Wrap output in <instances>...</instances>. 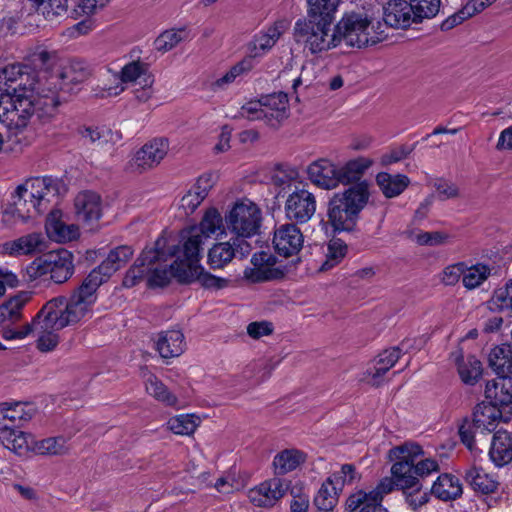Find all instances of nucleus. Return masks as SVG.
<instances>
[{
    "label": "nucleus",
    "instance_id": "nucleus-59",
    "mask_svg": "<svg viewBox=\"0 0 512 512\" xmlns=\"http://www.w3.org/2000/svg\"><path fill=\"white\" fill-rule=\"evenodd\" d=\"M333 481L338 490L343 491L344 486L353 485L361 480V474L353 464H343L339 471H335L328 476Z\"/></svg>",
    "mask_w": 512,
    "mask_h": 512
},
{
    "label": "nucleus",
    "instance_id": "nucleus-63",
    "mask_svg": "<svg viewBox=\"0 0 512 512\" xmlns=\"http://www.w3.org/2000/svg\"><path fill=\"white\" fill-rule=\"evenodd\" d=\"M465 261L449 264L440 273V281L446 286H454L460 280L463 283Z\"/></svg>",
    "mask_w": 512,
    "mask_h": 512
},
{
    "label": "nucleus",
    "instance_id": "nucleus-62",
    "mask_svg": "<svg viewBox=\"0 0 512 512\" xmlns=\"http://www.w3.org/2000/svg\"><path fill=\"white\" fill-rule=\"evenodd\" d=\"M410 4L418 21L436 16L440 9V0H410Z\"/></svg>",
    "mask_w": 512,
    "mask_h": 512
},
{
    "label": "nucleus",
    "instance_id": "nucleus-55",
    "mask_svg": "<svg viewBox=\"0 0 512 512\" xmlns=\"http://www.w3.org/2000/svg\"><path fill=\"white\" fill-rule=\"evenodd\" d=\"M201 423L196 414H179L167 421V428L176 435H192Z\"/></svg>",
    "mask_w": 512,
    "mask_h": 512
},
{
    "label": "nucleus",
    "instance_id": "nucleus-8",
    "mask_svg": "<svg viewBox=\"0 0 512 512\" xmlns=\"http://www.w3.org/2000/svg\"><path fill=\"white\" fill-rule=\"evenodd\" d=\"M423 454L422 447L411 442L389 450V459L395 461L390 471L396 481L397 489L405 491L418 486L420 480L415 474L413 463Z\"/></svg>",
    "mask_w": 512,
    "mask_h": 512
},
{
    "label": "nucleus",
    "instance_id": "nucleus-60",
    "mask_svg": "<svg viewBox=\"0 0 512 512\" xmlns=\"http://www.w3.org/2000/svg\"><path fill=\"white\" fill-rule=\"evenodd\" d=\"M341 0H307L308 17L310 18H334V14Z\"/></svg>",
    "mask_w": 512,
    "mask_h": 512
},
{
    "label": "nucleus",
    "instance_id": "nucleus-4",
    "mask_svg": "<svg viewBox=\"0 0 512 512\" xmlns=\"http://www.w3.org/2000/svg\"><path fill=\"white\" fill-rule=\"evenodd\" d=\"M336 25L340 44L344 42L349 47L363 48L386 37L382 21L367 13L344 14Z\"/></svg>",
    "mask_w": 512,
    "mask_h": 512
},
{
    "label": "nucleus",
    "instance_id": "nucleus-30",
    "mask_svg": "<svg viewBox=\"0 0 512 512\" xmlns=\"http://www.w3.org/2000/svg\"><path fill=\"white\" fill-rule=\"evenodd\" d=\"M306 459V453L299 449L288 448L281 450L273 457L271 464L273 473L275 477L291 473L301 467L306 462Z\"/></svg>",
    "mask_w": 512,
    "mask_h": 512
},
{
    "label": "nucleus",
    "instance_id": "nucleus-33",
    "mask_svg": "<svg viewBox=\"0 0 512 512\" xmlns=\"http://www.w3.org/2000/svg\"><path fill=\"white\" fill-rule=\"evenodd\" d=\"M46 320L42 308L32 322L33 330L35 329L38 333L37 348L42 352L52 351L58 345L59 337L56 331L61 329L48 325Z\"/></svg>",
    "mask_w": 512,
    "mask_h": 512
},
{
    "label": "nucleus",
    "instance_id": "nucleus-41",
    "mask_svg": "<svg viewBox=\"0 0 512 512\" xmlns=\"http://www.w3.org/2000/svg\"><path fill=\"white\" fill-rule=\"evenodd\" d=\"M452 357L457 365L461 380L467 385H474L482 375L481 362L471 355L464 358L461 350L453 352Z\"/></svg>",
    "mask_w": 512,
    "mask_h": 512
},
{
    "label": "nucleus",
    "instance_id": "nucleus-40",
    "mask_svg": "<svg viewBox=\"0 0 512 512\" xmlns=\"http://www.w3.org/2000/svg\"><path fill=\"white\" fill-rule=\"evenodd\" d=\"M462 492L459 478L449 473L439 475L431 487V493L442 501L455 500L462 495Z\"/></svg>",
    "mask_w": 512,
    "mask_h": 512
},
{
    "label": "nucleus",
    "instance_id": "nucleus-37",
    "mask_svg": "<svg viewBox=\"0 0 512 512\" xmlns=\"http://www.w3.org/2000/svg\"><path fill=\"white\" fill-rule=\"evenodd\" d=\"M401 351L392 347L381 352L375 359L373 367L367 370V380L373 385H379L383 375L399 360Z\"/></svg>",
    "mask_w": 512,
    "mask_h": 512
},
{
    "label": "nucleus",
    "instance_id": "nucleus-17",
    "mask_svg": "<svg viewBox=\"0 0 512 512\" xmlns=\"http://www.w3.org/2000/svg\"><path fill=\"white\" fill-rule=\"evenodd\" d=\"M290 21L278 19L270 26H267L256 33L248 44V56L253 60L269 52L280 37L289 29Z\"/></svg>",
    "mask_w": 512,
    "mask_h": 512
},
{
    "label": "nucleus",
    "instance_id": "nucleus-10",
    "mask_svg": "<svg viewBox=\"0 0 512 512\" xmlns=\"http://www.w3.org/2000/svg\"><path fill=\"white\" fill-rule=\"evenodd\" d=\"M261 220V209L246 198L236 201L225 215L228 229L243 238L256 235L260 229Z\"/></svg>",
    "mask_w": 512,
    "mask_h": 512
},
{
    "label": "nucleus",
    "instance_id": "nucleus-34",
    "mask_svg": "<svg viewBox=\"0 0 512 512\" xmlns=\"http://www.w3.org/2000/svg\"><path fill=\"white\" fill-rule=\"evenodd\" d=\"M0 441L5 448L18 455L33 451L35 443L31 434L13 428H0Z\"/></svg>",
    "mask_w": 512,
    "mask_h": 512
},
{
    "label": "nucleus",
    "instance_id": "nucleus-2",
    "mask_svg": "<svg viewBox=\"0 0 512 512\" xmlns=\"http://www.w3.org/2000/svg\"><path fill=\"white\" fill-rule=\"evenodd\" d=\"M95 277L94 274H88L68 298L57 297L48 301L43 306L46 323L64 328L90 319L97 301V290L101 285Z\"/></svg>",
    "mask_w": 512,
    "mask_h": 512
},
{
    "label": "nucleus",
    "instance_id": "nucleus-56",
    "mask_svg": "<svg viewBox=\"0 0 512 512\" xmlns=\"http://www.w3.org/2000/svg\"><path fill=\"white\" fill-rule=\"evenodd\" d=\"M68 451V439L64 436L35 440L33 452L40 455H62Z\"/></svg>",
    "mask_w": 512,
    "mask_h": 512
},
{
    "label": "nucleus",
    "instance_id": "nucleus-11",
    "mask_svg": "<svg viewBox=\"0 0 512 512\" xmlns=\"http://www.w3.org/2000/svg\"><path fill=\"white\" fill-rule=\"evenodd\" d=\"M166 240L163 237H160L156 240L155 246L152 249H158L160 252V256L158 259L154 260L150 265L145 266V273H147V284L149 287H164L166 286L171 278H176V272L178 269L183 268V264L185 263V257L181 253V248L179 246H172L169 250L170 256H175V261L169 266L161 265L162 261L166 260V255L164 252Z\"/></svg>",
    "mask_w": 512,
    "mask_h": 512
},
{
    "label": "nucleus",
    "instance_id": "nucleus-52",
    "mask_svg": "<svg viewBox=\"0 0 512 512\" xmlns=\"http://www.w3.org/2000/svg\"><path fill=\"white\" fill-rule=\"evenodd\" d=\"M341 491L327 477L314 497L315 506L321 511H331L338 503Z\"/></svg>",
    "mask_w": 512,
    "mask_h": 512
},
{
    "label": "nucleus",
    "instance_id": "nucleus-5",
    "mask_svg": "<svg viewBox=\"0 0 512 512\" xmlns=\"http://www.w3.org/2000/svg\"><path fill=\"white\" fill-rule=\"evenodd\" d=\"M226 234L225 224L221 213L215 207L205 210L198 225L190 226L181 231V253L198 255L203 251V245L208 239L218 238Z\"/></svg>",
    "mask_w": 512,
    "mask_h": 512
},
{
    "label": "nucleus",
    "instance_id": "nucleus-21",
    "mask_svg": "<svg viewBox=\"0 0 512 512\" xmlns=\"http://www.w3.org/2000/svg\"><path fill=\"white\" fill-rule=\"evenodd\" d=\"M217 181L218 175L214 172L204 173L197 178L180 201V207L186 215L192 214L199 207Z\"/></svg>",
    "mask_w": 512,
    "mask_h": 512
},
{
    "label": "nucleus",
    "instance_id": "nucleus-42",
    "mask_svg": "<svg viewBox=\"0 0 512 512\" xmlns=\"http://www.w3.org/2000/svg\"><path fill=\"white\" fill-rule=\"evenodd\" d=\"M492 267L484 262L469 263L465 261L463 287L472 291L481 287L491 276Z\"/></svg>",
    "mask_w": 512,
    "mask_h": 512
},
{
    "label": "nucleus",
    "instance_id": "nucleus-54",
    "mask_svg": "<svg viewBox=\"0 0 512 512\" xmlns=\"http://www.w3.org/2000/svg\"><path fill=\"white\" fill-rule=\"evenodd\" d=\"M191 39L186 28L169 29L162 32L154 41L155 49L165 53L175 48L179 43Z\"/></svg>",
    "mask_w": 512,
    "mask_h": 512
},
{
    "label": "nucleus",
    "instance_id": "nucleus-58",
    "mask_svg": "<svg viewBox=\"0 0 512 512\" xmlns=\"http://www.w3.org/2000/svg\"><path fill=\"white\" fill-rule=\"evenodd\" d=\"M81 137L90 142L103 145L108 142H116L121 138L119 132H113L107 127H84L79 131Z\"/></svg>",
    "mask_w": 512,
    "mask_h": 512
},
{
    "label": "nucleus",
    "instance_id": "nucleus-25",
    "mask_svg": "<svg viewBox=\"0 0 512 512\" xmlns=\"http://www.w3.org/2000/svg\"><path fill=\"white\" fill-rule=\"evenodd\" d=\"M45 229L47 236L55 242L66 243L79 237V228L75 224H66L62 220V213L55 210L49 213Z\"/></svg>",
    "mask_w": 512,
    "mask_h": 512
},
{
    "label": "nucleus",
    "instance_id": "nucleus-57",
    "mask_svg": "<svg viewBox=\"0 0 512 512\" xmlns=\"http://www.w3.org/2000/svg\"><path fill=\"white\" fill-rule=\"evenodd\" d=\"M346 252L347 246L342 240H330L325 251V260L321 263L319 271H327L338 265L345 257Z\"/></svg>",
    "mask_w": 512,
    "mask_h": 512
},
{
    "label": "nucleus",
    "instance_id": "nucleus-15",
    "mask_svg": "<svg viewBox=\"0 0 512 512\" xmlns=\"http://www.w3.org/2000/svg\"><path fill=\"white\" fill-rule=\"evenodd\" d=\"M284 269L277 265V260L270 252L261 251L251 258V266L244 270V278L253 283L280 279Z\"/></svg>",
    "mask_w": 512,
    "mask_h": 512
},
{
    "label": "nucleus",
    "instance_id": "nucleus-23",
    "mask_svg": "<svg viewBox=\"0 0 512 512\" xmlns=\"http://www.w3.org/2000/svg\"><path fill=\"white\" fill-rule=\"evenodd\" d=\"M383 21L384 31L386 32L387 26L406 28L418 20L414 18V10L410 2L405 0H391L384 7Z\"/></svg>",
    "mask_w": 512,
    "mask_h": 512
},
{
    "label": "nucleus",
    "instance_id": "nucleus-31",
    "mask_svg": "<svg viewBox=\"0 0 512 512\" xmlns=\"http://www.w3.org/2000/svg\"><path fill=\"white\" fill-rule=\"evenodd\" d=\"M238 240L233 243L220 242L209 250L208 252V264L213 269H220L225 267L235 256V246H240L242 256L249 253L250 246L246 242L237 244Z\"/></svg>",
    "mask_w": 512,
    "mask_h": 512
},
{
    "label": "nucleus",
    "instance_id": "nucleus-3",
    "mask_svg": "<svg viewBox=\"0 0 512 512\" xmlns=\"http://www.w3.org/2000/svg\"><path fill=\"white\" fill-rule=\"evenodd\" d=\"M333 18L298 19L293 28V38L312 55L321 54L340 45L337 25Z\"/></svg>",
    "mask_w": 512,
    "mask_h": 512
},
{
    "label": "nucleus",
    "instance_id": "nucleus-35",
    "mask_svg": "<svg viewBox=\"0 0 512 512\" xmlns=\"http://www.w3.org/2000/svg\"><path fill=\"white\" fill-rule=\"evenodd\" d=\"M485 396L496 407L508 406L512 403V378L499 376L488 382L485 388Z\"/></svg>",
    "mask_w": 512,
    "mask_h": 512
},
{
    "label": "nucleus",
    "instance_id": "nucleus-45",
    "mask_svg": "<svg viewBox=\"0 0 512 512\" xmlns=\"http://www.w3.org/2000/svg\"><path fill=\"white\" fill-rule=\"evenodd\" d=\"M31 300V293L22 291L0 305V323L17 322L22 316V309Z\"/></svg>",
    "mask_w": 512,
    "mask_h": 512
},
{
    "label": "nucleus",
    "instance_id": "nucleus-22",
    "mask_svg": "<svg viewBox=\"0 0 512 512\" xmlns=\"http://www.w3.org/2000/svg\"><path fill=\"white\" fill-rule=\"evenodd\" d=\"M133 255L130 246L123 245L111 250L106 259L89 274H94L95 280L102 284L106 282L111 275L122 268Z\"/></svg>",
    "mask_w": 512,
    "mask_h": 512
},
{
    "label": "nucleus",
    "instance_id": "nucleus-47",
    "mask_svg": "<svg viewBox=\"0 0 512 512\" xmlns=\"http://www.w3.org/2000/svg\"><path fill=\"white\" fill-rule=\"evenodd\" d=\"M159 256L160 252L158 249H144L135 265L127 271L123 279V285L126 288L136 285L144 277L145 266L150 265Z\"/></svg>",
    "mask_w": 512,
    "mask_h": 512
},
{
    "label": "nucleus",
    "instance_id": "nucleus-24",
    "mask_svg": "<svg viewBox=\"0 0 512 512\" xmlns=\"http://www.w3.org/2000/svg\"><path fill=\"white\" fill-rule=\"evenodd\" d=\"M76 216L79 221L92 225L100 220L103 205L100 195L92 191H83L75 198Z\"/></svg>",
    "mask_w": 512,
    "mask_h": 512
},
{
    "label": "nucleus",
    "instance_id": "nucleus-7",
    "mask_svg": "<svg viewBox=\"0 0 512 512\" xmlns=\"http://www.w3.org/2000/svg\"><path fill=\"white\" fill-rule=\"evenodd\" d=\"M29 280H35L45 275L55 283H64L74 273L73 254L66 249L50 251L35 260L26 268Z\"/></svg>",
    "mask_w": 512,
    "mask_h": 512
},
{
    "label": "nucleus",
    "instance_id": "nucleus-14",
    "mask_svg": "<svg viewBox=\"0 0 512 512\" xmlns=\"http://www.w3.org/2000/svg\"><path fill=\"white\" fill-rule=\"evenodd\" d=\"M115 77L120 80V83L109 88V94L118 95L125 90V87H134L155 79L150 64L139 58L127 61Z\"/></svg>",
    "mask_w": 512,
    "mask_h": 512
},
{
    "label": "nucleus",
    "instance_id": "nucleus-20",
    "mask_svg": "<svg viewBox=\"0 0 512 512\" xmlns=\"http://www.w3.org/2000/svg\"><path fill=\"white\" fill-rule=\"evenodd\" d=\"M303 242V234L296 224H282L274 231V249L279 255L284 257L297 254L301 250Z\"/></svg>",
    "mask_w": 512,
    "mask_h": 512
},
{
    "label": "nucleus",
    "instance_id": "nucleus-18",
    "mask_svg": "<svg viewBox=\"0 0 512 512\" xmlns=\"http://www.w3.org/2000/svg\"><path fill=\"white\" fill-rule=\"evenodd\" d=\"M169 142L166 138H155L143 145L130 162L135 171H146L157 166L167 155Z\"/></svg>",
    "mask_w": 512,
    "mask_h": 512
},
{
    "label": "nucleus",
    "instance_id": "nucleus-38",
    "mask_svg": "<svg viewBox=\"0 0 512 512\" xmlns=\"http://www.w3.org/2000/svg\"><path fill=\"white\" fill-rule=\"evenodd\" d=\"M502 419L501 410L493 404H478L473 413V426L480 432H491Z\"/></svg>",
    "mask_w": 512,
    "mask_h": 512
},
{
    "label": "nucleus",
    "instance_id": "nucleus-1",
    "mask_svg": "<svg viewBox=\"0 0 512 512\" xmlns=\"http://www.w3.org/2000/svg\"><path fill=\"white\" fill-rule=\"evenodd\" d=\"M57 88V83L51 82L48 87H38L36 91L20 89L13 96H0V124L14 135L23 132L34 116L41 118L54 110Z\"/></svg>",
    "mask_w": 512,
    "mask_h": 512
},
{
    "label": "nucleus",
    "instance_id": "nucleus-39",
    "mask_svg": "<svg viewBox=\"0 0 512 512\" xmlns=\"http://www.w3.org/2000/svg\"><path fill=\"white\" fill-rule=\"evenodd\" d=\"M489 456L498 467H502L512 460V438L507 431L498 430L494 434Z\"/></svg>",
    "mask_w": 512,
    "mask_h": 512
},
{
    "label": "nucleus",
    "instance_id": "nucleus-50",
    "mask_svg": "<svg viewBox=\"0 0 512 512\" xmlns=\"http://www.w3.org/2000/svg\"><path fill=\"white\" fill-rule=\"evenodd\" d=\"M373 161L368 157H357L339 166L341 183L343 185L357 182L372 166Z\"/></svg>",
    "mask_w": 512,
    "mask_h": 512
},
{
    "label": "nucleus",
    "instance_id": "nucleus-9",
    "mask_svg": "<svg viewBox=\"0 0 512 512\" xmlns=\"http://www.w3.org/2000/svg\"><path fill=\"white\" fill-rule=\"evenodd\" d=\"M51 82H55L54 78L48 79L46 71H28L19 64L7 65L0 71L1 96H13L20 89L25 92L36 91L38 87H48Z\"/></svg>",
    "mask_w": 512,
    "mask_h": 512
},
{
    "label": "nucleus",
    "instance_id": "nucleus-64",
    "mask_svg": "<svg viewBox=\"0 0 512 512\" xmlns=\"http://www.w3.org/2000/svg\"><path fill=\"white\" fill-rule=\"evenodd\" d=\"M413 240L419 245L438 246L449 242L450 236L440 231H420L412 235Z\"/></svg>",
    "mask_w": 512,
    "mask_h": 512
},
{
    "label": "nucleus",
    "instance_id": "nucleus-12",
    "mask_svg": "<svg viewBox=\"0 0 512 512\" xmlns=\"http://www.w3.org/2000/svg\"><path fill=\"white\" fill-rule=\"evenodd\" d=\"M182 254L185 257V263L183 268L178 269L176 272L179 282L189 283L197 281L203 287L209 289H221L227 285L228 281L225 278L209 273L200 265L202 253L198 255Z\"/></svg>",
    "mask_w": 512,
    "mask_h": 512
},
{
    "label": "nucleus",
    "instance_id": "nucleus-16",
    "mask_svg": "<svg viewBox=\"0 0 512 512\" xmlns=\"http://www.w3.org/2000/svg\"><path fill=\"white\" fill-rule=\"evenodd\" d=\"M288 489L289 482L287 480L273 477L249 489L247 496L254 506L269 508L274 506Z\"/></svg>",
    "mask_w": 512,
    "mask_h": 512
},
{
    "label": "nucleus",
    "instance_id": "nucleus-46",
    "mask_svg": "<svg viewBox=\"0 0 512 512\" xmlns=\"http://www.w3.org/2000/svg\"><path fill=\"white\" fill-rule=\"evenodd\" d=\"M328 217L334 231H348L352 229L356 216L350 214L339 199L333 197L329 203Z\"/></svg>",
    "mask_w": 512,
    "mask_h": 512
},
{
    "label": "nucleus",
    "instance_id": "nucleus-28",
    "mask_svg": "<svg viewBox=\"0 0 512 512\" xmlns=\"http://www.w3.org/2000/svg\"><path fill=\"white\" fill-rule=\"evenodd\" d=\"M264 120L270 126H277L289 116V101L286 93L278 92L262 97Z\"/></svg>",
    "mask_w": 512,
    "mask_h": 512
},
{
    "label": "nucleus",
    "instance_id": "nucleus-43",
    "mask_svg": "<svg viewBox=\"0 0 512 512\" xmlns=\"http://www.w3.org/2000/svg\"><path fill=\"white\" fill-rule=\"evenodd\" d=\"M376 182L387 198L399 196L410 184L409 178L404 174H390L380 172L376 176Z\"/></svg>",
    "mask_w": 512,
    "mask_h": 512
},
{
    "label": "nucleus",
    "instance_id": "nucleus-13",
    "mask_svg": "<svg viewBox=\"0 0 512 512\" xmlns=\"http://www.w3.org/2000/svg\"><path fill=\"white\" fill-rule=\"evenodd\" d=\"M316 206V198L312 192L304 187L295 186L286 198L285 215L291 221L304 224L313 217Z\"/></svg>",
    "mask_w": 512,
    "mask_h": 512
},
{
    "label": "nucleus",
    "instance_id": "nucleus-26",
    "mask_svg": "<svg viewBox=\"0 0 512 512\" xmlns=\"http://www.w3.org/2000/svg\"><path fill=\"white\" fill-rule=\"evenodd\" d=\"M369 196V184L367 181L357 182L344 192L334 195L336 199L340 200L345 209H348V212L356 217L366 206Z\"/></svg>",
    "mask_w": 512,
    "mask_h": 512
},
{
    "label": "nucleus",
    "instance_id": "nucleus-32",
    "mask_svg": "<svg viewBox=\"0 0 512 512\" xmlns=\"http://www.w3.org/2000/svg\"><path fill=\"white\" fill-rule=\"evenodd\" d=\"M155 348L165 359L180 356L185 350L184 335L180 330H168L158 334Z\"/></svg>",
    "mask_w": 512,
    "mask_h": 512
},
{
    "label": "nucleus",
    "instance_id": "nucleus-53",
    "mask_svg": "<svg viewBox=\"0 0 512 512\" xmlns=\"http://www.w3.org/2000/svg\"><path fill=\"white\" fill-rule=\"evenodd\" d=\"M487 306L492 312L512 314V279L494 290Z\"/></svg>",
    "mask_w": 512,
    "mask_h": 512
},
{
    "label": "nucleus",
    "instance_id": "nucleus-61",
    "mask_svg": "<svg viewBox=\"0 0 512 512\" xmlns=\"http://www.w3.org/2000/svg\"><path fill=\"white\" fill-rule=\"evenodd\" d=\"M46 19L62 15L67 10V0H28Z\"/></svg>",
    "mask_w": 512,
    "mask_h": 512
},
{
    "label": "nucleus",
    "instance_id": "nucleus-6",
    "mask_svg": "<svg viewBox=\"0 0 512 512\" xmlns=\"http://www.w3.org/2000/svg\"><path fill=\"white\" fill-rule=\"evenodd\" d=\"M63 187L60 180L51 176L29 178L15 189L14 205L19 210L22 202H29L35 212L42 213L58 197Z\"/></svg>",
    "mask_w": 512,
    "mask_h": 512
},
{
    "label": "nucleus",
    "instance_id": "nucleus-19",
    "mask_svg": "<svg viewBox=\"0 0 512 512\" xmlns=\"http://www.w3.org/2000/svg\"><path fill=\"white\" fill-rule=\"evenodd\" d=\"M309 180L317 187L325 190L337 188L341 183L339 165L327 158H320L307 167Z\"/></svg>",
    "mask_w": 512,
    "mask_h": 512
},
{
    "label": "nucleus",
    "instance_id": "nucleus-29",
    "mask_svg": "<svg viewBox=\"0 0 512 512\" xmlns=\"http://www.w3.org/2000/svg\"><path fill=\"white\" fill-rule=\"evenodd\" d=\"M33 405L22 402L0 404V428H11V425L21 424L33 418Z\"/></svg>",
    "mask_w": 512,
    "mask_h": 512
},
{
    "label": "nucleus",
    "instance_id": "nucleus-51",
    "mask_svg": "<svg viewBox=\"0 0 512 512\" xmlns=\"http://www.w3.org/2000/svg\"><path fill=\"white\" fill-rule=\"evenodd\" d=\"M254 67V60L251 57H245L233 65L225 74L218 77L213 86L216 89H225L235 83L238 79L250 72Z\"/></svg>",
    "mask_w": 512,
    "mask_h": 512
},
{
    "label": "nucleus",
    "instance_id": "nucleus-36",
    "mask_svg": "<svg viewBox=\"0 0 512 512\" xmlns=\"http://www.w3.org/2000/svg\"><path fill=\"white\" fill-rule=\"evenodd\" d=\"M142 374L143 377L145 378L146 392L150 396H152L155 400L161 402L166 406L175 409L184 408V404L156 376L149 373L146 374L144 371L142 372Z\"/></svg>",
    "mask_w": 512,
    "mask_h": 512
},
{
    "label": "nucleus",
    "instance_id": "nucleus-48",
    "mask_svg": "<svg viewBox=\"0 0 512 512\" xmlns=\"http://www.w3.org/2000/svg\"><path fill=\"white\" fill-rule=\"evenodd\" d=\"M489 365L499 376L512 374V345L494 347L489 354Z\"/></svg>",
    "mask_w": 512,
    "mask_h": 512
},
{
    "label": "nucleus",
    "instance_id": "nucleus-27",
    "mask_svg": "<svg viewBox=\"0 0 512 512\" xmlns=\"http://www.w3.org/2000/svg\"><path fill=\"white\" fill-rule=\"evenodd\" d=\"M44 239L40 233H30L17 239L6 241L1 246L3 254L18 257L31 255L43 248Z\"/></svg>",
    "mask_w": 512,
    "mask_h": 512
},
{
    "label": "nucleus",
    "instance_id": "nucleus-44",
    "mask_svg": "<svg viewBox=\"0 0 512 512\" xmlns=\"http://www.w3.org/2000/svg\"><path fill=\"white\" fill-rule=\"evenodd\" d=\"M395 488H397L396 481L394 477H384L382 478L377 486L366 492L364 490H357L350 495V505L353 507L357 506L358 503L363 499L370 498L373 501H376L382 504L383 498L386 494L392 492Z\"/></svg>",
    "mask_w": 512,
    "mask_h": 512
},
{
    "label": "nucleus",
    "instance_id": "nucleus-49",
    "mask_svg": "<svg viewBox=\"0 0 512 512\" xmlns=\"http://www.w3.org/2000/svg\"><path fill=\"white\" fill-rule=\"evenodd\" d=\"M465 479L473 490L483 494L492 493L497 487L495 477L481 467L472 466L469 468L465 473Z\"/></svg>",
    "mask_w": 512,
    "mask_h": 512
}]
</instances>
